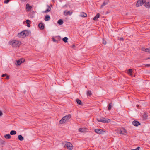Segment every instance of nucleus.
Segmentation results:
<instances>
[{"instance_id":"obj_41","label":"nucleus","mask_w":150,"mask_h":150,"mask_svg":"<svg viewBox=\"0 0 150 150\" xmlns=\"http://www.w3.org/2000/svg\"><path fill=\"white\" fill-rule=\"evenodd\" d=\"M9 76H6L7 79H9Z\"/></svg>"},{"instance_id":"obj_42","label":"nucleus","mask_w":150,"mask_h":150,"mask_svg":"<svg viewBox=\"0 0 150 150\" xmlns=\"http://www.w3.org/2000/svg\"><path fill=\"white\" fill-rule=\"evenodd\" d=\"M136 106H137V107H139V105H137Z\"/></svg>"},{"instance_id":"obj_11","label":"nucleus","mask_w":150,"mask_h":150,"mask_svg":"<svg viewBox=\"0 0 150 150\" xmlns=\"http://www.w3.org/2000/svg\"><path fill=\"white\" fill-rule=\"evenodd\" d=\"M144 6L146 8H150V2H146L144 4Z\"/></svg>"},{"instance_id":"obj_44","label":"nucleus","mask_w":150,"mask_h":150,"mask_svg":"<svg viewBox=\"0 0 150 150\" xmlns=\"http://www.w3.org/2000/svg\"><path fill=\"white\" fill-rule=\"evenodd\" d=\"M148 59H150V57H149L148 58L146 59V60Z\"/></svg>"},{"instance_id":"obj_38","label":"nucleus","mask_w":150,"mask_h":150,"mask_svg":"<svg viewBox=\"0 0 150 150\" xmlns=\"http://www.w3.org/2000/svg\"><path fill=\"white\" fill-rule=\"evenodd\" d=\"M150 66V64H146L145 66V67H146V66Z\"/></svg>"},{"instance_id":"obj_17","label":"nucleus","mask_w":150,"mask_h":150,"mask_svg":"<svg viewBox=\"0 0 150 150\" xmlns=\"http://www.w3.org/2000/svg\"><path fill=\"white\" fill-rule=\"evenodd\" d=\"M26 9L28 10H30L32 8V6L29 5L28 4H27L26 5Z\"/></svg>"},{"instance_id":"obj_24","label":"nucleus","mask_w":150,"mask_h":150,"mask_svg":"<svg viewBox=\"0 0 150 150\" xmlns=\"http://www.w3.org/2000/svg\"><path fill=\"white\" fill-rule=\"evenodd\" d=\"M16 133V132L14 130H12L10 132V134L11 135H15Z\"/></svg>"},{"instance_id":"obj_32","label":"nucleus","mask_w":150,"mask_h":150,"mask_svg":"<svg viewBox=\"0 0 150 150\" xmlns=\"http://www.w3.org/2000/svg\"><path fill=\"white\" fill-rule=\"evenodd\" d=\"M10 1V0H6L4 1V3H8Z\"/></svg>"},{"instance_id":"obj_30","label":"nucleus","mask_w":150,"mask_h":150,"mask_svg":"<svg viewBox=\"0 0 150 150\" xmlns=\"http://www.w3.org/2000/svg\"><path fill=\"white\" fill-rule=\"evenodd\" d=\"M145 52H147L150 53V49L146 48V49Z\"/></svg>"},{"instance_id":"obj_29","label":"nucleus","mask_w":150,"mask_h":150,"mask_svg":"<svg viewBox=\"0 0 150 150\" xmlns=\"http://www.w3.org/2000/svg\"><path fill=\"white\" fill-rule=\"evenodd\" d=\"M58 23L59 25H62L63 23V21L61 19L59 20L58 21Z\"/></svg>"},{"instance_id":"obj_1","label":"nucleus","mask_w":150,"mask_h":150,"mask_svg":"<svg viewBox=\"0 0 150 150\" xmlns=\"http://www.w3.org/2000/svg\"><path fill=\"white\" fill-rule=\"evenodd\" d=\"M9 43L12 47H17L20 46L21 43L20 41L18 40H13L10 42Z\"/></svg>"},{"instance_id":"obj_16","label":"nucleus","mask_w":150,"mask_h":150,"mask_svg":"<svg viewBox=\"0 0 150 150\" xmlns=\"http://www.w3.org/2000/svg\"><path fill=\"white\" fill-rule=\"evenodd\" d=\"M100 17V14L99 13L97 14L96 15L94 18L93 19L94 20H96Z\"/></svg>"},{"instance_id":"obj_9","label":"nucleus","mask_w":150,"mask_h":150,"mask_svg":"<svg viewBox=\"0 0 150 150\" xmlns=\"http://www.w3.org/2000/svg\"><path fill=\"white\" fill-rule=\"evenodd\" d=\"M95 132L97 133L100 134H102L103 131L102 129H96L95 130Z\"/></svg>"},{"instance_id":"obj_14","label":"nucleus","mask_w":150,"mask_h":150,"mask_svg":"<svg viewBox=\"0 0 150 150\" xmlns=\"http://www.w3.org/2000/svg\"><path fill=\"white\" fill-rule=\"evenodd\" d=\"M39 28L41 30L43 29L44 28V25L43 23H40L38 25Z\"/></svg>"},{"instance_id":"obj_37","label":"nucleus","mask_w":150,"mask_h":150,"mask_svg":"<svg viewBox=\"0 0 150 150\" xmlns=\"http://www.w3.org/2000/svg\"><path fill=\"white\" fill-rule=\"evenodd\" d=\"M2 115V113L1 111H0V116H1Z\"/></svg>"},{"instance_id":"obj_18","label":"nucleus","mask_w":150,"mask_h":150,"mask_svg":"<svg viewBox=\"0 0 150 150\" xmlns=\"http://www.w3.org/2000/svg\"><path fill=\"white\" fill-rule=\"evenodd\" d=\"M87 95L88 96L90 97L92 95L91 91L90 90H88L87 92Z\"/></svg>"},{"instance_id":"obj_21","label":"nucleus","mask_w":150,"mask_h":150,"mask_svg":"<svg viewBox=\"0 0 150 150\" xmlns=\"http://www.w3.org/2000/svg\"><path fill=\"white\" fill-rule=\"evenodd\" d=\"M76 101L77 103V104L80 105H82V102L79 99H76Z\"/></svg>"},{"instance_id":"obj_40","label":"nucleus","mask_w":150,"mask_h":150,"mask_svg":"<svg viewBox=\"0 0 150 150\" xmlns=\"http://www.w3.org/2000/svg\"><path fill=\"white\" fill-rule=\"evenodd\" d=\"M120 40H123V38H122H122H120Z\"/></svg>"},{"instance_id":"obj_2","label":"nucleus","mask_w":150,"mask_h":150,"mask_svg":"<svg viewBox=\"0 0 150 150\" xmlns=\"http://www.w3.org/2000/svg\"><path fill=\"white\" fill-rule=\"evenodd\" d=\"M71 118V115L70 114L66 115L64 117L59 121V123L60 124L65 123L67 122Z\"/></svg>"},{"instance_id":"obj_33","label":"nucleus","mask_w":150,"mask_h":150,"mask_svg":"<svg viewBox=\"0 0 150 150\" xmlns=\"http://www.w3.org/2000/svg\"><path fill=\"white\" fill-rule=\"evenodd\" d=\"M79 131H80L81 132H83V129L82 128H80L79 129Z\"/></svg>"},{"instance_id":"obj_12","label":"nucleus","mask_w":150,"mask_h":150,"mask_svg":"<svg viewBox=\"0 0 150 150\" xmlns=\"http://www.w3.org/2000/svg\"><path fill=\"white\" fill-rule=\"evenodd\" d=\"M108 2V0L105 1L103 3V4L101 6V8H103V7L107 4Z\"/></svg>"},{"instance_id":"obj_28","label":"nucleus","mask_w":150,"mask_h":150,"mask_svg":"<svg viewBox=\"0 0 150 150\" xmlns=\"http://www.w3.org/2000/svg\"><path fill=\"white\" fill-rule=\"evenodd\" d=\"M112 103H110L108 105V110H110L111 109V107L112 106Z\"/></svg>"},{"instance_id":"obj_19","label":"nucleus","mask_w":150,"mask_h":150,"mask_svg":"<svg viewBox=\"0 0 150 150\" xmlns=\"http://www.w3.org/2000/svg\"><path fill=\"white\" fill-rule=\"evenodd\" d=\"M50 16L48 15H46L45 16V19H44L45 21H49L50 20Z\"/></svg>"},{"instance_id":"obj_6","label":"nucleus","mask_w":150,"mask_h":150,"mask_svg":"<svg viewBox=\"0 0 150 150\" xmlns=\"http://www.w3.org/2000/svg\"><path fill=\"white\" fill-rule=\"evenodd\" d=\"M146 0H138L136 6L137 7L141 6L143 4L145 3Z\"/></svg>"},{"instance_id":"obj_4","label":"nucleus","mask_w":150,"mask_h":150,"mask_svg":"<svg viewBox=\"0 0 150 150\" xmlns=\"http://www.w3.org/2000/svg\"><path fill=\"white\" fill-rule=\"evenodd\" d=\"M97 120L99 122L103 123H109L110 122V119L104 117H101L100 118H97Z\"/></svg>"},{"instance_id":"obj_20","label":"nucleus","mask_w":150,"mask_h":150,"mask_svg":"<svg viewBox=\"0 0 150 150\" xmlns=\"http://www.w3.org/2000/svg\"><path fill=\"white\" fill-rule=\"evenodd\" d=\"M4 137L6 139H9L11 138V136L10 134H8L5 135Z\"/></svg>"},{"instance_id":"obj_36","label":"nucleus","mask_w":150,"mask_h":150,"mask_svg":"<svg viewBox=\"0 0 150 150\" xmlns=\"http://www.w3.org/2000/svg\"><path fill=\"white\" fill-rule=\"evenodd\" d=\"M6 74H3L2 75V77H4L6 75Z\"/></svg>"},{"instance_id":"obj_3","label":"nucleus","mask_w":150,"mask_h":150,"mask_svg":"<svg viewBox=\"0 0 150 150\" xmlns=\"http://www.w3.org/2000/svg\"><path fill=\"white\" fill-rule=\"evenodd\" d=\"M64 145V147H66L68 150H71L73 149V146L72 144L70 142H64L63 143Z\"/></svg>"},{"instance_id":"obj_31","label":"nucleus","mask_w":150,"mask_h":150,"mask_svg":"<svg viewBox=\"0 0 150 150\" xmlns=\"http://www.w3.org/2000/svg\"><path fill=\"white\" fill-rule=\"evenodd\" d=\"M103 43L104 44H106V41L105 40L103 39Z\"/></svg>"},{"instance_id":"obj_35","label":"nucleus","mask_w":150,"mask_h":150,"mask_svg":"<svg viewBox=\"0 0 150 150\" xmlns=\"http://www.w3.org/2000/svg\"><path fill=\"white\" fill-rule=\"evenodd\" d=\"M146 49L145 48L143 47L142 48V50L145 51Z\"/></svg>"},{"instance_id":"obj_26","label":"nucleus","mask_w":150,"mask_h":150,"mask_svg":"<svg viewBox=\"0 0 150 150\" xmlns=\"http://www.w3.org/2000/svg\"><path fill=\"white\" fill-rule=\"evenodd\" d=\"M30 22V21L29 20H27L26 21V23L27 24V26L28 27H29L30 26V25L29 23Z\"/></svg>"},{"instance_id":"obj_43","label":"nucleus","mask_w":150,"mask_h":150,"mask_svg":"<svg viewBox=\"0 0 150 150\" xmlns=\"http://www.w3.org/2000/svg\"><path fill=\"white\" fill-rule=\"evenodd\" d=\"M87 16V14L86 13H85V17H86Z\"/></svg>"},{"instance_id":"obj_10","label":"nucleus","mask_w":150,"mask_h":150,"mask_svg":"<svg viewBox=\"0 0 150 150\" xmlns=\"http://www.w3.org/2000/svg\"><path fill=\"white\" fill-rule=\"evenodd\" d=\"M132 124L134 126H137L140 125V123L138 121H134L132 122Z\"/></svg>"},{"instance_id":"obj_7","label":"nucleus","mask_w":150,"mask_h":150,"mask_svg":"<svg viewBox=\"0 0 150 150\" xmlns=\"http://www.w3.org/2000/svg\"><path fill=\"white\" fill-rule=\"evenodd\" d=\"M27 33V31H24L19 33L18 36L19 37H24L26 36V34Z\"/></svg>"},{"instance_id":"obj_5","label":"nucleus","mask_w":150,"mask_h":150,"mask_svg":"<svg viewBox=\"0 0 150 150\" xmlns=\"http://www.w3.org/2000/svg\"><path fill=\"white\" fill-rule=\"evenodd\" d=\"M117 132L120 134L123 135H127V132L126 130L124 128L117 129Z\"/></svg>"},{"instance_id":"obj_25","label":"nucleus","mask_w":150,"mask_h":150,"mask_svg":"<svg viewBox=\"0 0 150 150\" xmlns=\"http://www.w3.org/2000/svg\"><path fill=\"white\" fill-rule=\"evenodd\" d=\"M132 69H130L128 70V73L129 74L130 76H132Z\"/></svg>"},{"instance_id":"obj_22","label":"nucleus","mask_w":150,"mask_h":150,"mask_svg":"<svg viewBox=\"0 0 150 150\" xmlns=\"http://www.w3.org/2000/svg\"><path fill=\"white\" fill-rule=\"evenodd\" d=\"M51 8L49 6H48V8L44 12V13H47L49 12L51 10Z\"/></svg>"},{"instance_id":"obj_39","label":"nucleus","mask_w":150,"mask_h":150,"mask_svg":"<svg viewBox=\"0 0 150 150\" xmlns=\"http://www.w3.org/2000/svg\"><path fill=\"white\" fill-rule=\"evenodd\" d=\"M52 39H53V41L54 42H56V41L54 39V38H52Z\"/></svg>"},{"instance_id":"obj_46","label":"nucleus","mask_w":150,"mask_h":150,"mask_svg":"<svg viewBox=\"0 0 150 150\" xmlns=\"http://www.w3.org/2000/svg\"><path fill=\"white\" fill-rule=\"evenodd\" d=\"M85 131L86 130V128H85Z\"/></svg>"},{"instance_id":"obj_13","label":"nucleus","mask_w":150,"mask_h":150,"mask_svg":"<svg viewBox=\"0 0 150 150\" xmlns=\"http://www.w3.org/2000/svg\"><path fill=\"white\" fill-rule=\"evenodd\" d=\"M72 12H70L69 11H65L64 12V14L65 15H71V14Z\"/></svg>"},{"instance_id":"obj_23","label":"nucleus","mask_w":150,"mask_h":150,"mask_svg":"<svg viewBox=\"0 0 150 150\" xmlns=\"http://www.w3.org/2000/svg\"><path fill=\"white\" fill-rule=\"evenodd\" d=\"M147 115L145 113L142 116L143 118L144 119H146L147 118Z\"/></svg>"},{"instance_id":"obj_34","label":"nucleus","mask_w":150,"mask_h":150,"mask_svg":"<svg viewBox=\"0 0 150 150\" xmlns=\"http://www.w3.org/2000/svg\"><path fill=\"white\" fill-rule=\"evenodd\" d=\"M140 148L139 147H138L136 149H132V150H139V149Z\"/></svg>"},{"instance_id":"obj_15","label":"nucleus","mask_w":150,"mask_h":150,"mask_svg":"<svg viewBox=\"0 0 150 150\" xmlns=\"http://www.w3.org/2000/svg\"><path fill=\"white\" fill-rule=\"evenodd\" d=\"M18 140L20 141H23L24 140V138L22 135H19L18 136Z\"/></svg>"},{"instance_id":"obj_8","label":"nucleus","mask_w":150,"mask_h":150,"mask_svg":"<svg viewBox=\"0 0 150 150\" xmlns=\"http://www.w3.org/2000/svg\"><path fill=\"white\" fill-rule=\"evenodd\" d=\"M25 62V60L24 58H21L17 61V64H16V65H20L21 63H23Z\"/></svg>"},{"instance_id":"obj_27","label":"nucleus","mask_w":150,"mask_h":150,"mask_svg":"<svg viewBox=\"0 0 150 150\" xmlns=\"http://www.w3.org/2000/svg\"><path fill=\"white\" fill-rule=\"evenodd\" d=\"M68 40V38L67 37H65L64 38L62 39L63 40L65 43H66L67 42V41Z\"/></svg>"},{"instance_id":"obj_45","label":"nucleus","mask_w":150,"mask_h":150,"mask_svg":"<svg viewBox=\"0 0 150 150\" xmlns=\"http://www.w3.org/2000/svg\"><path fill=\"white\" fill-rule=\"evenodd\" d=\"M81 16H82V17H83V16L81 15Z\"/></svg>"}]
</instances>
